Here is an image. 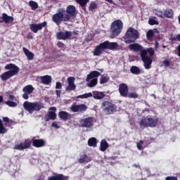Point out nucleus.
Wrapping results in <instances>:
<instances>
[{"mask_svg": "<svg viewBox=\"0 0 180 180\" xmlns=\"http://www.w3.org/2000/svg\"><path fill=\"white\" fill-rule=\"evenodd\" d=\"M130 72L134 75H139V74H141V70L137 66H132L130 69Z\"/></svg>", "mask_w": 180, "mask_h": 180, "instance_id": "nucleus-31", "label": "nucleus"}, {"mask_svg": "<svg viewBox=\"0 0 180 180\" xmlns=\"http://www.w3.org/2000/svg\"><path fill=\"white\" fill-rule=\"evenodd\" d=\"M143 144H144V142L143 141H139V142L137 143L136 147L138 150H143Z\"/></svg>", "mask_w": 180, "mask_h": 180, "instance_id": "nucleus-45", "label": "nucleus"}, {"mask_svg": "<svg viewBox=\"0 0 180 180\" xmlns=\"http://www.w3.org/2000/svg\"><path fill=\"white\" fill-rule=\"evenodd\" d=\"M80 124L82 127H86L89 129L94 126V118L92 117H89L87 118H84L80 120Z\"/></svg>", "mask_w": 180, "mask_h": 180, "instance_id": "nucleus-12", "label": "nucleus"}, {"mask_svg": "<svg viewBox=\"0 0 180 180\" xmlns=\"http://www.w3.org/2000/svg\"><path fill=\"white\" fill-rule=\"evenodd\" d=\"M119 92L122 96H127L129 94V87L127 84L122 83L119 86Z\"/></svg>", "mask_w": 180, "mask_h": 180, "instance_id": "nucleus-18", "label": "nucleus"}, {"mask_svg": "<svg viewBox=\"0 0 180 180\" xmlns=\"http://www.w3.org/2000/svg\"><path fill=\"white\" fill-rule=\"evenodd\" d=\"M98 77H101V72L94 70L90 72L89 75H87L86 81H89L90 79H94L95 78H98Z\"/></svg>", "mask_w": 180, "mask_h": 180, "instance_id": "nucleus-23", "label": "nucleus"}, {"mask_svg": "<svg viewBox=\"0 0 180 180\" xmlns=\"http://www.w3.org/2000/svg\"><path fill=\"white\" fill-rule=\"evenodd\" d=\"M165 180H178V177L174 176H167Z\"/></svg>", "mask_w": 180, "mask_h": 180, "instance_id": "nucleus-49", "label": "nucleus"}, {"mask_svg": "<svg viewBox=\"0 0 180 180\" xmlns=\"http://www.w3.org/2000/svg\"><path fill=\"white\" fill-rule=\"evenodd\" d=\"M52 127H56V129H59L60 127H58V125L57 124H56L55 122L51 124Z\"/></svg>", "mask_w": 180, "mask_h": 180, "instance_id": "nucleus-53", "label": "nucleus"}, {"mask_svg": "<svg viewBox=\"0 0 180 180\" xmlns=\"http://www.w3.org/2000/svg\"><path fill=\"white\" fill-rule=\"evenodd\" d=\"M3 120L4 122H6L7 123V125L8 126V127H11L13 126V124H15V122H13L11 120H9L8 117H3Z\"/></svg>", "mask_w": 180, "mask_h": 180, "instance_id": "nucleus-36", "label": "nucleus"}, {"mask_svg": "<svg viewBox=\"0 0 180 180\" xmlns=\"http://www.w3.org/2000/svg\"><path fill=\"white\" fill-rule=\"evenodd\" d=\"M61 88H63V84H61V82H57L56 84V94L58 98H60L61 95V90L58 89H61Z\"/></svg>", "mask_w": 180, "mask_h": 180, "instance_id": "nucleus-29", "label": "nucleus"}, {"mask_svg": "<svg viewBox=\"0 0 180 180\" xmlns=\"http://www.w3.org/2000/svg\"><path fill=\"white\" fill-rule=\"evenodd\" d=\"M22 50H23L24 53L26 56L27 60H29L30 61L34 58V53H33V52H31L30 51H29V49H27L25 47L22 48Z\"/></svg>", "mask_w": 180, "mask_h": 180, "instance_id": "nucleus-22", "label": "nucleus"}, {"mask_svg": "<svg viewBox=\"0 0 180 180\" xmlns=\"http://www.w3.org/2000/svg\"><path fill=\"white\" fill-rule=\"evenodd\" d=\"M33 91H34L33 86L30 84L25 86L22 89V92H24L22 94L23 99H29V95H30V94H33Z\"/></svg>", "mask_w": 180, "mask_h": 180, "instance_id": "nucleus-14", "label": "nucleus"}, {"mask_svg": "<svg viewBox=\"0 0 180 180\" xmlns=\"http://www.w3.org/2000/svg\"><path fill=\"white\" fill-rule=\"evenodd\" d=\"M45 143L46 142L43 139H36L35 137L32 139V146H34V147H43Z\"/></svg>", "mask_w": 180, "mask_h": 180, "instance_id": "nucleus-21", "label": "nucleus"}, {"mask_svg": "<svg viewBox=\"0 0 180 180\" xmlns=\"http://www.w3.org/2000/svg\"><path fill=\"white\" fill-rule=\"evenodd\" d=\"M30 144H32V141L29 139H27L23 143L15 145L14 149L22 151V150H26V148H29V147H30Z\"/></svg>", "mask_w": 180, "mask_h": 180, "instance_id": "nucleus-16", "label": "nucleus"}, {"mask_svg": "<svg viewBox=\"0 0 180 180\" xmlns=\"http://www.w3.org/2000/svg\"><path fill=\"white\" fill-rule=\"evenodd\" d=\"M146 37L150 39H153V37H154V32L153 31V30H150L147 32L146 33Z\"/></svg>", "mask_w": 180, "mask_h": 180, "instance_id": "nucleus-43", "label": "nucleus"}, {"mask_svg": "<svg viewBox=\"0 0 180 180\" xmlns=\"http://www.w3.org/2000/svg\"><path fill=\"white\" fill-rule=\"evenodd\" d=\"M105 96H106V94H105V92L96 91L93 94V98L94 99H103Z\"/></svg>", "mask_w": 180, "mask_h": 180, "instance_id": "nucleus-26", "label": "nucleus"}, {"mask_svg": "<svg viewBox=\"0 0 180 180\" xmlns=\"http://www.w3.org/2000/svg\"><path fill=\"white\" fill-rule=\"evenodd\" d=\"M101 109L105 115H113V113L117 112L116 105L109 101H103L101 103Z\"/></svg>", "mask_w": 180, "mask_h": 180, "instance_id": "nucleus-8", "label": "nucleus"}, {"mask_svg": "<svg viewBox=\"0 0 180 180\" xmlns=\"http://www.w3.org/2000/svg\"><path fill=\"white\" fill-rule=\"evenodd\" d=\"M96 138H90L88 140V146H89V147H96Z\"/></svg>", "mask_w": 180, "mask_h": 180, "instance_id": "nucleus-34", "label": "nucleus"}, {"mask_svg": "<svg viewBox=\"0 0 180 180\" xmlns=\"http://www.w3.org/2000/svg\"><path fill=\"white\" fill-rule=\"evenodd\" d=\"M122 29H123V22L122 20H117L114 21L111 25V39H115V37L119 36L120 32H122Z\"/></svg>", "mask_w": 180, "mask_h": 180, "instance_id": "nucleus-7", "label": "nucleus"}, {"mask_svg": "<svg viewBox=\"0 0 180 180\" xmlns=\"http://www.w3.org/2000/svg\"><path fill=\"white\" fill-rule=\"evenodd\" d=\"M172 40L174 41H176L177 40V41H180V34H177V35H176V37H172Z\"/></svg>", "mask_w": 180, "mask_h": 180, "instance_id": "nucleus-51", "label": "nucleus"}, {"mask_svg": "<svg viewBox=\"0 0 180 180\" xmlns=\"http://www.w3.org/2000/svg\"><path fill=\"white\" fill-rule=\"evenodd\" d=\"M5 133H6V128H5V127H4L2 120H0V134H5Z\"/></svg>", "mask_w": 180, "mask_h": 180, "instance_id": "nucleus-40", "label": "nucleus"}, {"mask_svg": "<svg viewBox=\"0 0 180 180\" xmlns=\"http://www.w3.org/2000/svg\"><path fill=\"white\" fill-rule=\"evenodd\" d=\"M92 97V93H86L82 95L77 96V98L78 99H86L87 98Z\"/></svg>", "mask_w": 180, "mask_h": 180, "instance_id": "nucleus-38", "label": "nucleus"}, {"mask_svg": "<svg viewBox=\"0 0 180 180\" xmlns=\"http://www.w3.org/2000/svg\"><path fill=\"white\" fill-rule=\"evenodd\" d=\"M58 40H67V39H71V36H72V32L70 31L65 32H59L56 34Z\"/></svg>", "mask_w": 180, "mask_h": 180, "instance_id": "nucleus-15", "label": "nucleus"}, {"mask_svg": "<svg viewBox=\"0 0 180 180\" xmlns=\"http://www.w3.org/2000/svg\"><path fill=\"white\" fill-rule=\"evenodd\" d=\"M77 8L75 6L70 5L65 8H60L58 12L52 16V20L57 26H60L63 22H74L77 16Z\"/></svg>", "mask_w": 180, "mask_h": 180, "instance_id": "nucleus-1", "label": "nucleus"}, {"mask_svg": "<svg viewBox=\"0 0 180 180\" xmlns=\"http://www.w3.org/2000/svg\"><path fill=\"white\" fill-rule=\"evenodd\" d=\"M129 50H132L133 51L141 52V55H142L143 53H144V51H147V50L144 49V48H143V46H141V45H140V44H129Z\"/></svg>", "mask_w": 180, "mask_h": 180, "instance_id": "nucleus-17", "label": "nucleus"}, {"mask_svg": "<svg viewBox=\"0 0 180 180\" xmlns=\"http://www.w3.org/2000/svg\"><path fill=\"white\" fill-rule=\"evenodd\" d=\"M158 123V118L148 115L146 117H143L139 121V124L141 127H155Z\"/></svg>", "mask_w": 180, "mask_h": 180, "instance_id": "nucleus-6", "label": "nucleus"}, {"mask_svg": "<svg viewBox=\"0 0 180 180\" xmlns=\"http://www.w3.org/2000/svg\"><path fill=\"white\" fill-rule=\"evenodd\" d=\"M91 160V158L88 157V155H82L80 156V158L79 159V162H80V164H84L85 162H90Z\"/></svg>", "mask_w": 180, "mask_h": 180, "instance_id": "nucleus-28", "label": "nucleus"}, {"mask_svg": "<svg viewBox=\"0 0 180 180\" xmlns=\"http://www.w3.org/2000/svg\"><path fill=\"white\" fill-rule=\"evenodd\" d=\"M4 68L7 71L1 75L0 78L2 81H8V79H11L12 77L18 75L19 71H20L19 67L13 63L6 65Z\"/></svg>", "mask_w": 180, "mask_h": 180, "instance_id": "nucleus-2", "label": "nucleus"}, {"mask_svg": "<svg viewBox=\"0 0 180 180\" xmlns=\"http://www.w3.org/2000/svg\"><path fill=\"white\" fill-rule=\"evenodd\" d=\"M98 71H101V72H103V69H98Z\"/></svg>", "mask_w": 180, "mask_h": 180, "instance_id": "nucleus-57", "label": "nucleus"}, {"mask_svg": "<svg viewBox=\"0 0 180 180\" xmlns=\"http://www.w3.org/2000/svg\"><path fill=\"white\" fill-rule=\"evenodd\" d=\"M74 81H75V78L70 77L68 78V86L66 87L65 91H74L75 89L76 86L74 84Z\"/></svg>", "mask_w": 180, "mask_h": 180, "instance_id": "nucleus-20", "label": "nucleus"}, {"mask_svg": "<svg viewBox=\"0 0 180 180\" xmlns=\"http://www.w3.org/2000/svg\"><path fill=\"white\" fill-rule=\"evenodd\" d=\"M58 117L64 122H67V120H70V119L72 118V115L65 111H60Z\"/></svg>", "mask_w": 180, "mask_h": 180, "instance_id": "nucleus-19", "label": "nucleus"}, {"mask_svg": "<svg viewBox=\"0 0 180 180\" xmlns=\"http://www.w3.org/2000/svg\"><path fill=\"white\" fill-rule=\"evenodd\" d=\"M162 47H163V49H166L167 48V46L165 45H163Z\"/></svg>", "mask_w": 180, "mask_h": 180, "instance_id": "nucleus-58", "label": "nucleus"}, {"mask_svg": "<svg viewBox=\"0 0 180 180\" xmlns=\"http://www.w3.org/2000/svg\"><path fill=\"white\" fill-rule=\"evenodd\" d=\"M15 99V96L14 95H10L9 96V100L10 101H13Z\"/></svg>", "mask_w": 180, "mask_h": 180, "instance_id": "nucleus-54", "label": "nucleus"}, {"mask_svg": "<svg viewBox=\"0 0 180 180\" xmlns=\"http://www.w3.org/2000/svg\"><path fill=\"white\" fill-rule=\"evenodd\" d=\"M133 166L135 167V168H139V167H140V165H136V164H134Z\"/></svg>", "mask_w": 180, "mask_h": 180, "instance_id": "nucleus-56", "label": "nucleus"}, {"mask_svg": "<svg viewBox=\"0 0 180 180\" xmlns=\"http://www.w3.org/2000/svg\"><path fill=\"white\" fill-rule=\"evenodd\" d=\"M146 51H147V53H149L150 56H154V53H155L154 49L150 48Z\"/></svg>", "mask_w": 180, "mask_h": 180, "instance_id": "nucleus-50", "label": "nucleus"}, {"mask_svg": "<svg viewBox=\"0 0 180 180\" xmlns=\"http://www.w3.org/2000/svg\"><path fill=\"white\" fill-rule=\"evenodd\" d=\"M41 84H44V85H49V84L51 83V77L49 75L42 76L41 77Z\"/></svg>", "mask_w": 180, "mask_h": 180, "instance_id": "nucleus-25", "label": "nucleus"}, {"mask_svg": "<svg viewBox=\"0 0 180 180\" xmlns=\"http://www.w3.org/2000/svg\"><path fill=\"white\" fill-rule=\"evenodd\" d=\"M152 96H154V98L155 99V94H152Z\"/></svg>", "mask_w": 180, "mask_h": 180, "instance_id": "nucleus-59", "label": "nucleus"}, {"mask_svg": "<svg viewBox=\"0 0 180 180\" xmlns=\"http://www.w3.org/2000/svg\"><path fill=\"white\" fill-rule=\"evenodd\" d=\"M75 1L77 2V4H79L80 6H82V8L84 9L85 5L88 4L89 0H75Z\"/></svg>", "mask_w": 180, "mask_h": 180, "instance_id": "nucleus-37", "label": "nucleus"}, {"mask_svg": "<svg viewBox=\"0 0 180 180\" xmlns=\"http://www.w3.org/2000/svg\"><path fill=\"white\" fill-rule=\"evenodd\" d=\"M4 101V97L2 96H0V103Z\"/></svg>", "mask_w": 180, "mask_h": 180, "instance_id": "nucleus-55", "label": "nucleus"}, {"mask_svg": "<svg viewBox=\"0 0 180 180\" xmlns=\"http://www.w3.org/2000/svg\"><path fill=\"white\" fill-rule=\"evenodd\" d=\"M109 81V76L106 74L102 75L100 77V84L103 85V84H106Z\"/></svg>", "mask_w": 180, "mask_h": 180, "instance_id": "nucleus-33", "label": "nucleus"}, {"mask_svg": "<svg viewBox=\"0 0 180 180\" xmlns=\"http://www.w3.org/2000/svg\"><path fill=\"white\" fill-rule=\"evenodd\" d=\"M139 36L140 34L137 30L133 27H129L124 37V41L128 44H130V43H134V41L139 39Z\"/></svg>", "mask_w": 180, "mask_h": 180, "instance_id": "nucleus-5", "label": "nucleus"}, {"mask_svg": "<svg viewBox=\"0 0 180 180\" xmlns=\"http://www.w3.org/2000/svg\"><path fill=\"white\" fill-rule=\"evenodd\" d=\"M65 176L63 174H56L54 176H49L48 180H64Z\"/></svg>", "mask_w": 180, "mask_h": 180, "instance_id": "nucleus-30", "label": "nucleus"}, {"mask_svg": "<svg viewBox=\"0 0 180 180\" xmlns=\"http://www.w3.org/2000/svg\"><path fill=\"white\" fill-rule=\"evenodd\" d=\"M163 65L165 68L169 67V65H171V62L168 60H163Z\"/></svg>", "mask_w": 180, "mask_h": 180, "instance_id": "nucleus-47", "label": "nucleus"}, {"mask_svg": "<svg viewBox=\"0 0 180 180\" xmlns=\"http://www.w3.org/2000/svg\"><path fill=\"white\" fill-rule=\"evenodd\" d=\"M141 58L146 70H150L153 64V57L147 56V51H143L142 54H141Z\"/></svg>", "mask_w": 180, "mask_h": 180, "instance_id": "nucleus-9", "label": "nucleus"}, {"mask_svg": "<svg viewBox=\"0 0 180 180\" xmlns=\"http://www.w3.org/2000/svg\"><path fill=\"white\" fill-rule=\"evenodd\" d=\"M29 5H30L32 11H36V9H37V8H39V4H37V2L34 1H30Z\"/></svg>", "mask_w": 180, "mask_h": 180, "instance_id": "nucleus-35", "label": "nucleus"}, {"mask_svg": "<svg viewBox=\"0 0 180 180\" xmlns=\"http://www.w3.org/2000/svg\"><path fill=\"white\" fill-rule=\"evenodd\" d=\"M87 82H89V84H87V86H89V88H94V86H96V84H98V78L91 79Z\"/></svg>", "mask_w": 180, "mask_h": 180, "instance_id": "nucleus-32", "label": "nucleus"}, {"mask_svg": "<svg viewBox=\"0 0 180 180\" xmlns=\"http://www.w3.org/2000/svg\"><path fill=\"white\" fill-rule=\"evenodd\" d=\"M88 109V106L85 104H75L70 108V110L74 112V113H84Z\"/></svg>", "mask_w": 180, "mask_h": 180, "instance_id": "nucleus-10", "label": "nucleus"}, {"mask_svg": "<svg viewBox=\"0 0 180 180\" xmlns=\"http://www.w3.org/2000/svg\"><path fill=\"white\" fill-rule=\"evenodd\" d=\"M2 20L0 22H4V23H12L13 22V17L6 15V13L2 14Z\"/></svg>", "mask_w": 180, "mask_h": 180, "instance_id": "nucleus-24", "label": "nucleus"}, {"mask_svg": "<svg viewBox=\"0 0 180 180\" xmlns=\"http://www.w3.org/2000/svg\"><path fill=\"white\" fill-rule=\"evenodd\" d=\"M95 9H96V4L94 3H92L90 6H89V11H95Z\"/></svg>", "mask_w": 180, "mask_h": 180, "instance_id": "nucleus-48", "label": "nucleus"}, {"mask_svg": "<svg viewBox=\"0 0 180 180\" xmlns=\"http://www.w3.org/2000/svg\"><path fill=\"white\" fill-rule=\"evenodd\" d=\"M165 16L171 19L174 16V11L172 9L166 10L165 11Z\"/></svg>", "mask_w": 180, "mask_h": 180, "instance_id": "nucleus-39", "label": "nucleus"}, {"mask_svg": "<svg viewBox=\"0 0 180 180\" xmlns=\"http://www.w3.org/2000/svg\"><path fill=\"white\" fill-rule=\"evenodd\" d=\"M47 25V22H43L39 24H30V29L33 32V33H37L39 30H41L43 27H46Z\"/></svg>", "mask_w": 180, "mask_h": 180, "instance_id": "nucleus-13", "label": "nucleus"}, {"mask_svg": "<svg viewBox=\"0 0 180 180\" xmlns=\"http://www.w3.org/2000/svg\"><path fill=\"white\" fill-rule=\"evenodd\" d=\"M117 47H119L117 42H110L109 41H105L96 46L95 50L93 52L94 56H99L105 51V50H115V49H117Z\"/></svg>", "mask_w": 180, "mask_h": 180, "instance_id": "nucleus-3", "label": "nucleus"}, {"mask_svg": "<svg viewBox=\"0 0 180 180\" xmlns=\"http://www.w3.org/2000/svg\"><path fill=\"white\" fill-rule=\"evenodd\" d=\"M6 105H8V106H10L11 108H16L18 106V104L13 101H7L5 102Z\"/></svg>", "mask_w": 180, "mask_h": 180, "instance_id": "nucleus-42", "label": "nucleus"}, {"mask_svg": "<svg viewBox=\"0 0 180 180\" xmlns=\"http://www.w3.org/2000/svg\"><path fill=\"white\" fill-rule=\"evenodd\" d=\"M23 108L27 112L30 113H33V112H39L44 109V103L37 101V102H29L25 101L23 103Z\"/></svg>", "mask_w": 180, "mask_h": 180, "instance_id": "nucleus-4", "label": "nucleus"}, {"mask_svg": "<svg viewBox=\"0 0 180 180\" xmlns=\"http://www.w3.org/2000/svg\"><path fill=\"white\" fill-rule=\"evenodd\" d=\"M148 23L149 25L153 26L154 25H158V21H157L155 18H150L148 20Z\"/></svg>", "mask_w": 180, "mask_h": 180, "instance_id": "nucleus-44", "label": "nucleus"}, {"mask_svg": "<svg viewBox=\"0 0 180 180\" xmlns=\"http://www.w3.org/2000/svg\"><path fill=\"white\" fill-rule=\"evenodd\" d=\"M127 96H128V98H133L134 99H136L139 98V94L135 92H129L127 94Z\"/></svg>", "mask_w": 180, "mask_h": 180, "instance_id": "nucleus-41", "label": "nucleus"}, {"mask_svg": "<svg viewBox=\"0 0 180 180\" xmlns=\"http://www.w3.org/2000/svg\"><path fill=\"white\" fill-rule=\"evenodd\" d=\"M49 110V111L48 112V114L45 115L44 117L46 122H50V120H56V119H57V114H56L57 109L56 107H51Z\"/></svg>", "mask_w": 180, "mask_h": 180, "instance_id": "nucleus-11", "label": "nucleus"}, {"mask_svg": "<svg viewBox=\"0 0 180 180\" xmlns=\"http://www.w3.org/2000/svg\"><path fill=\"white\" fill-rule=\"evenodd\" d=\"M155 15L159 18H164L165 13L161 11H155Z\"/></svg>", "mask_w": 180, "mask_h": 180, "instance_id": "nucleus-46", "label": "nucleus"}, {"mask_svg": "<svg viewBox=\"0 0 180 180\" xmlns=\"http://www.w3.org/2000/svg\"><path fill=\"white\" fill-rule=\"evenodd\" d=\"M57 46H58V47L63 49V47H64V44L59 41V42H58Z\"/></svg>", "mask_w": 180, "mask_h": 180, "instance_id": "nucleus-52", "label": "nucleus"}, {"mask_svg": "<svg viewBox=\"0 0 180 180\" xmlns=\"http://www.w3.org/2000/svg\"><path fill=\"white\" fill-rule=\"evenodd\" d=\"M108 147H109V143L106 141V139H103L100 143V150L101 151H105L108 150Z\"/></svg>", "mask_w": 180, "mask_h": 180, "instance_id": "nucleus-27", "label": "nucleus"}]
</instances>
